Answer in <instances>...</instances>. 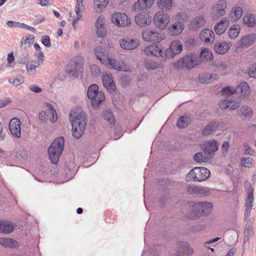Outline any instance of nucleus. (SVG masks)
Segmentation results:
<instances>
[{"label":"nucleus","instance_id":"obj_1","mask_svg":"<svg viewBox=\"0 0 256 256\" xmlns=\"http://www.w3.org/2000/svg\"><path fill=\"white\" fill-rule=\"evenodd\" d=\"M87 116L84 112L70 114V121L72 124L73 136L78 139L84 134L86 124Z\"/></svg>","mask_w":256,"mask_h":256},{"label":"nucleus","instance_id":"obj_2","mask_svg":"<svg viewBox=\"0 0 256 256\" xmlns=\"http://www.w3.org/2000/svg\"><path fill=\"white\" fill-rule=\"evenodd\" d=\"M64 140L63 137L56 138L48 148L50 159L54 164H56L59 160L64 148Z\"/></svg>","mask_w":256,"mask_h":256},{"label":"nucleus","instance_id":"obj_3","mask_svg":"<svg viewBox=\"0 0 256 256\" xmlns=\"http://www.w3.org/2000/svg\"><path fill=\"white\" fill-rule=\"evenodd\" d=\"M210 170L204 167H195L188 174L187 180L202 182L206 180L210 176Z\"/></svg>","mask_w":256,"mask_h":256},{"label":"nucleus","instance_id":"obj_4","mask_svg":"<svg viewBox=\"0 0 256 256\" xmlns=\"http://www.w3.org/2000/svg\"><path fill=\"white\" fill-rule=\"evenodd\" d=\"M84 59L80 56L74 57L69 62L66 70L70 76L76 78L83 70Z\"/></svg>","mask_w":256,"mask_h":256},{"label":"nucleus","instance_id":"obj_5","mask_svg":"<svg viewBox=\"0 0 256 256\" xmlns=\"http://www.w3.org/2000/svg\"><path fill=\"white\" fill-rule=\"evenodd\" d=\"M212 208V204L211 202H197L193 205V214L187 216L188 219H194L200 217L202 214H209Z\"/></svg>","mask_w":256,"mask_h":256},{"label":"nucleus","instance_id":"obj_6","mask_svg":"<svg viewBox=\"0 0 256 256\" xmlns=\"http://www.w3.org/2000/svg\"><path fill=\"white\" fill-rule=\"evenodd\" d=\"M199 62L198 58L195 56H186L181 58L179 61L174 64L176 68L182 70L185 68L188 69H192Z\"/></svg>","mask_w":256,"mask_h":256},{"label":"nucleus","instance_id":"obj_7","mask_svg":"<svg viewBox=\"0 0 256 256\" xmlns=\"http://www.w3.org/2000/svg\"><path fill=\"white\" fill-rule=\"evenodd\" d=\"M219 105L222 109L234 110L240 105V100L238 97L230 96L220 102Z\"/></svg>","mask_w":256,"mask_h":256},{"label":"nucleus","instance_id":"obj_8","mask_svg":"<svg viewBox=\"0 0 256 256\" xmlns=\"http://www.w3.org/2000/svg\"><path fill=\"white\" fill-rule=\"evenodd\" d=\"M170 21L168 14L164 11L158 12L154 17V24L160 30H164Z\"/></svg>","mask_w":256,"mask_h":256},{"label":"nucleus","instance_id":"obj_9","mask_svg":"<svg viewBox=\"0 0 256 256\" xmlns=\"http://www.w3.org/2000/svg\"><path fill=\"white\" fill-rule=\"evenodd\" d=\"M112 22L119 27L128 26L131 22L130 19L128 16L122 12L115 13L112 16Z\"/></svg>","mask_w":256,"mask_h":256},{"label":"nucleus","instance_id":"obj_10","mask_svg":"<svg viewBox=\"0 0 256 256\" xmlns=\"http://www.w3.org/2000/svg\"><path fill=\"white\" fill-rule=\"evenodd\" d=\"M143 39L146 42H158L161 41L164 36L156 30H146L142 33Z\"/></svg>","mask_w":256,"mask_h":256},{"label":"nucleus","instance_id":"obj_11","mask_svg":"<svg viewBox=\"0 0 256 256\" xmlns=\"http://www.w3.org/2000/svg\"><path fill=\"white\" fill-rule=\"evenodd\" d=\"M21 121L18 118H12L9 123V129L14 136L20 138L21 136Z\"/></svg>","mask_w":256,"mask_h":256},{"label":"nucleus","instance_id":"obj_12","mask_svg":"<svg viewBox=\"0 0 256 256\" xmlns=\"http://www.w3.org/2000/svg\"><path fill=\"white\" fill-rule=\"evenodd\" d=\"M227 4L224 0H219L212 8V14L214 17H220L225 14Z\"/></svg>","mask_w":256,"mask_h":256},{"label":"nucleus","instance_id":"obj_13","mask_svg":"<svg viewBox=\"0 0 256 256\" xmlns=\"http://www.w3.org/2000/svg\"><path fill=\"white\" fill-rule=\"evenodd\" d=\"M120 47L126 50H132L138 48L140 42L138 39H121L119 40Z\"/></svg>","mask_w":256,"mask_h":256},{"label":"nucleus","instance_id":"obj_14","mask_svg":"<svg viewBox=\"0 0 256 256\" xmlns=\"http://www.w3.org/2000/svg\"><path fill=\"white\" fill-rule=\"evenodd\" d=\"M135 21L140 27L149 25L152 22L151 16L146 12L139 13L135 16Z\"/></svg>","mask_w":256,"mask_h":256},{"label":"nucleus","instance_id":"obj_15","mask_svg":"<svg viewBox=\"0 0 256 256\" xmlns=\"http://www.w3.org/2000/svg\"><path fill=\"white\" fill-rule=\"evenodd\" d=\"M200 38L206 44H211L214 40V32L212 30L204 28L200 32Z\"/></svg>","mask_w":256,"mask_h":256},{"label":"nucleus","instance_id":"obj_16","mask_svg":"<svg viewBox=\"0 0 256 256\" xmlns=\"http://www.w3.org/2000/svg\"><path fill=\"white\" fill-rule=\"evenodd\" d=\"M218 144L215 140H210L205 142L202 147L204 151L212 158L214 153L218 150Z\"/></svg>","mask_w":256,"mask_h":256},{"label":"nucleus","instance_id":"obj_17","mask_svg":"<svg viewBox=\"0 0 256 256\" xmlns=\"http://www.w3.org/2000/svg\"><path fill=\"white\" fill-rule=\"evenodd\" d=\"M109 67L113 68L114 70L120 71H126V67L124 63H120L118 62H116L115 58L108 57L106 58V62Z\"/></svg>","mask_w":256,"mask_h":256},{"label":"nucleus","instance_id":"obj_18","mask_svg":"<svg viewBox=\"0 0 256 256\" xmlns=\"http://www.w3.org/2000/svg\"><path fill=\"white\" fill-rule=\"evenodd\" d=\"M102 82L104 86L110 93L114 92L116 86L111 75L108 74H104L102 76Z\"/></svg>","mask_w":256,"mask_h":256},{"label":"nucleus","instance_id":"obj_19","mask_svg":"<svg viewBox=\"0 0 256 256\" xmlns=\"http://www.w3.org/2000/svg\"><path fill=\"white\" fill-rule=\"evenodd\" d=\"M222 124V122L220 121H214L210 122L204 127L202 134L205 136L212 134Z\"/></svg>","mask_w":256,"mask_h":256},{"label":"nucleus","instance_id":"obj_20","mask_svg":"<svg viewBox=\"0 0 256 256\" xmlns=\"http://www.w3.org/2000/svg\"><path fill=\"white\" fill-rule=\"evenodd\" d=\"M228 25V20L226 18H223L214 27L216 33L218 35L222 34L225 32Z\"/></svg>","mask_w":256,"mask_h":256},{"label":"nucleus","instance_id":"obj_21","mask_svg":"<svg viewBox=\"0 0 256 256\" xmlns=\"http://www.w3.org/2000/svg\"><path fill=\"white\" fill-rule=\"evenodd\" d=\"M178 252L180 254L191 255L193 254L194 250L186 242H181L178 244L177 246Z\"/></svg>","mask_w":256,"mask_h":256},{"label":"nucleus","instance_id":"obj_22","mask_svg":"<svg viewBox=\"0 0 256 256\" xmlns=\"http://www.w3.org/2000/svg\"><path fill=\"white\" fill-rule=\"evenodd\" d=\"M193 158L198 163H206L210 162L212 158L203 150V152H199L194 154Z\"/></svg>","mask_w":256,"mask_h":256},{"label":"nucleus","instance_id":"obj_23","mask_svg":"<svg viewBox=\"0 0 256 256\" xmlns=\"http://www.w3.org/2000/svg\"><path fill=\"white\" fill-rule=\"evenodd\" d=\"M144 52L147 56L153 55L159 57L162 53V50L157 46L152 44L149 46H146L144 50Z\"/></svg>","mask_w":256,"mask_h":256},{"label":"nucleus","instance_id":"obj_24","mask_svg":"<svg viewBox=\"0 0 256 256\" xmlns=\"http://www.w3.org/2000/svg\"><path fill=\"white\" fill-rule=\"evenodd\" d=\"M184 25L182 22H175L168 27V30L171 35L177 36L183 30Z\"/></svg>","mask_w":256,"mask_h":256},{"label":"nucleus","instance_id":"obj_25","mask_svg":"<svg viewBox=\"0 0 256 256\" xmlns=\"http://www.w3.org/2000/svg\"><path fill=\"white\" fill-rule=\"evenodd\" d=\"M235 90L236 93H240L243 96H248L250 92L248 84L245 82H241Z\"/></svg>","mask_w":256,"mask_h":256},{"label":"nucleus","instance_id":"obj_26","mask_svg":"<svg viewBox=\"0 0 256 256\" xmlns=\"http://www.w3.org/2000/svg\"><path fill=\"white\" fill-rule=\"evenodd\" d=\"M255 38L256 36L254 34L244 36L240 40V47L244 48L249 46L253 44Z\"/></svg>","mask_w":256,"mask_h":256},{"label":"nucleus","instance_id":"obj_27","mask_svg":"<svg viewBox=\"0 0 256 256\" xmlns=\"http://www.w3.org/2000/svg\"><path fill=\"white\" fill-rule=\"evenodd\" d=\"M230 46L226 42H216L214 44V50L216 52L219 54H226L229 50Z\"/></svg>","mask_w":256,"mask_h":256},{"label":"nucleus","instance_id":"obj_28","mask_svg":"<svg viewBox=\"0 0 256 256\" xmlns=\"http://www.w3.org/2000/svg\"><path fill=\"white\" fill-rule=\"evenodd\" d=\"M14 226L8 221H0V232L4 234H10L13 232Z\"/></svg>","mask_w":256,"mask_h":256},{"label":"nucleus","instance_id":"obj_29","mask_svg":"<svg viewBox=\"0 0 256 256\" xmlns=\"http://www.w3.org/2000/svg\"><path fill=\"white\" fill-rule=\"evenodd\" d=\"M94 98H91V103L94 108H97L102 102L105 100V96L103 92L100 91Z\"/></svg>","mask_w":256,"mask_h":256},{"label":"nucleus","instance_id":"obj_30","mask_svg":"<svg viewBox=\"0 0 256 256\" xmlns=\"http://www.w3.org/2000/svg\"><path fill=\"white\" fill-rule=\"evenodd\" d=\"M94 52L96 58L102 63L104 64L106 62V58L108 57V54L104 48L96 47L94 50Z\"/></svg>","mask_w":256,"mask_h":256},{"label":"nucleus","instance_id":"obj_31","mask_svg":"<svg viewBox=\"0 0 256 256\" xmlns=\"http://www.w3.org/2000/svg\"><path fill=\"white\" fill-rule=\"evenodd\" d=\"M205 20L202 16L196 18L190 24V28L192 30H196L204 25Z\"/></svg>","mask_w":256,"mask_h":256},{"label":"nucleus","instance_id":"obj_32","mask_svg":"<svg viewBox=\"0 0 256 256\" xmlns=\"http://www.w3.org/2000/svg\"><path fill=\"white\" fill-rule=\"evenodd\" d=\"M17 244V242L12 238H0V244L4 248H14Z\"/></svg>","mask_w":256,"mask_h":256},{"label":"nucleus","instance_id":"obj_33","mask_svg":"<svg viewBox=\"0 0 256 256\" xmlns=\"http://www.w3.org/2000/svg\"><path fill=\"white\" fill-rule=\"evenodd\" d=\"M243 22L248 26H253L256 24V18L252 14H248L244 16Z\"/></svg>","mask_w":256,"mask_h":256},{"label":"nucleus","instance_id":"obj_34","mask_svg":"<svg viewBox=\"0 0 256 256\" xmlns=\"http://www.w3.org/2000/svg\"><path fill=\"white\" fill-rule=\"evenodd\" d=\"M98 87V85L96 84H91L88 88V96L89 99L94 98V96H96L97 93L99 92Z\"/></svg>","mask_w":256,"mask_h":256},{"label":"nucleus","instance_id":"obj_35","mask_svg":"<svg viewBox=\"0 0 256 256\" xmlns=\"http://www.w3.org/2000/svg\"><path fill=\"white\" fill-rule=\"evenodd\" d=\"M240 28L238 25L234 24L231 26L228 31V36L230 39H235L239 34Z\"/></svg>","mask_w":256,"mask_h":256},{"label":"nucleus","instance_id":"obj_36","mask_svg":"<svg viewBox=\"0 0 256 256\" xmlns=\"http://www.w3.org/2000/svg\"><path fill=\"white\" fill-rule=\"evenodd\" d=\"M34 36L30 34L28 37H23L21 40L20 48H26L30 44L34 42Z\"/></svg>","mask_w":256,"mask_h":256},{"label":"nucleus","instance_id":"obj_37","mask_svg":"<svg viewBox=\"0 0 256 256\" xmlns=\"http://www.w3.org/2000/svg\"><path fill=\"white\" fill-rule=\"evenodd\" d=\"M170 47L173 50V53L176 54H179L182 50V44L179 41L172 42Z\"/></svg>","mask_w":256,"mask_h":256},{"label":"nucleus","instance_id":"obj_38","mask_svg":"<svg viewBox=\"0 0 256 256\" xmlns=\"http://www.w3.org/2000/svg\"><path fill=\"white\" fill-rule=\"evenodd\" d=\"M253 192V189L250 186L249 188L247 189V198L246 202V206H250V208H252V203L254 202Z\"/></svg>","mask_w":256,"mask_h":256},{"label":"nucleus","instance_id":"obj_39","mask_svg":"<svg viewBox=\"0 0 256 256\" xmlns=\"http://www.w3.org/2000/svg\"><path fill=\"white\" fill-rule=\"evenodd\" d=\"M103 117L110 124H115V120L113 116L112 112L110 110H105L103 112Z\"/></svg>","mask_w":256,"mask_h":256},{"label":"nucleus","instance_id":"obj_40","mask_svg":"<svg viewBox=\"0 0 256 256\" xmlns=\"http://www.w3.org/2000/svg\"><path fill=\"white\" fill-rule=\"evenodd\" d=\"M232 18L234 21H236L242 17V9L241 7H235L232 8Z\"/></svg>","mask_w":256,"mask_h":256},{"label":"nucleus","instance_id":"obj_41","mask_svg":"<svg viewBox=\"0 0 256 256\" xmlns=\"http://www.w3.org/2000/svg\"><path fill=\"white\" fill-rule=\"evenodd\" d=\"M144 66L149 70H154L158 68H162L161 64H158L152 60H146L144 62Z\"/></svg>","mask_w":256,"mask_h":256},{"label":"nucleus","instance_id":"obj_42","mask_svg":"<svg viewBox=\"0 0 256 256\" xmlns=\"http://www.w3.org/2000/svg\"><path fill=\"white\" fill-rule=\"evenodd\" d=\"M83 8V4L78 6V4H77L75 7V12L76 16L72 22V26L74 28H75V25L76 24L77 21L81 18V12L82 11Z\"/></svg>","mask_w":256,"mask_h":256},{"label":"nucleus","instance_id":"obj_43","mask_svg":"<svg viewBox=\"0 0 256 256\" xmlns=\"http://www.w3.org/2000/svg\"><path fill=\"white\" fill-rule=\"evenodd\" d=\"M190 122V120L187 116H181L179 118L177 126L182 128L186 127Z\"/></svg>","mask_w":256,"mask_h":256},{"label":"nucleus","instance_id":"obj_44","mask_svg":"<svg viewBox=\"0 0 256 256\" xmlns=\"http://www.w3.org/2000/svg\"><path fill=\"white\" fill-rule=\"evenodd\" d=\"M240 113L246 118H250L252 114V111L251 108L247 106H243L241 108Z\"/></svg>","mask_w":256,"mask_h":256},{"label":"nucleus","instance_id":"obj_45","mask_svg":"<svg viewBox=\"0 0 256 256\" xmlns=\"http://www.w3.org/2000/svg\"><path fill=\"white\" fill-rule=\"evenodd\" d=\"M210 190L208 188L198 186L196 196H206L210 194Z\"/></svg>","mask_w":256,"mask_h":256},{"label":"nucleus","instance_id":"obj_46","mask_svg":"<svg viewBox=\"0 0 256 256\" xmlns=\"http://www.w3.org/2000/svg\"><path fill=\"white\" fill-rule=\"evenodd\" d=\"M94 4L97 6V10H102L108 4V0H94Z\"/></svg>","mask_w":256,"mask_h":256},{"label":"nucleus","instance_id":"obj_47","mask_svg":"<svg viewBox=\"0 0 256 256\" xmlns=\"http://www.w3.org/2000/svg\"><path fill=\"white\" fill-rule=\"evenodd\" d=\"M252 226L250 224H246L244 232V242L246 243L248 240V238L252 234Z\"/></svg>","mask_w":256,"mask_h":256},{"label":"nucleus","instance_id":"obj_48","mask_svg":"<svg viewBox=\"0 0 256 256\" xmlns=\"http://www.w3.org/2000/svg\"><path fill=\"white\" fill-rule=\"evenodd\" d=\"M176 55V54L173 53V50L171 49V48L170 47L168 49L166 50L165 53L164 54L163 52L162 53V54L160 56V57L164 59H166L167 58H172L174 57Z\"/></svg>","mask_w":256,"mask_h":256},{"label":"nucleus","instance_id":"obj_49","mask_svg":"<svg viewBox=\"0 0 256 256\" xmlns=\"http://www.w3.org/2000/svg\"><path fill=\"white\" fill-rule=\"evenodd\" d=\"M12 79L9 80V82L16 86H18L20 84L24 83V77L20 75L16 76V78L13 79L12 81Z\"/></svg>","mask_w":256,"mask_h":256},{"label":"nucleus","instance_id":"obj_50","mask_svg":"<svg viewBox=\"0 0 256 256\" xmlns=\"http://www.w3.org/2000/svg\"><path fill=\"white\" fill-rule=\"evenodd\" d=\"M247 73L250 77L256 78V64H252L248 68Z\"/></svg>","mask_w":256,"mask_h":256},{"label":"nucleus","instance_id":"obj_51","mask_svg":"<svg viewBox=\"0 0 256 256\" xmlns=\"http://www.w3.org/2000/svg\"><path fill=\"white\" fill-rule=\"evenodd\" d=\"M145 2H140V0H138L132 6V10H142L146 9L148 8Z\"/></svg>","mask_w":256,"mask_h":256},{"label":"nucleus","instance_id":"obj_52","mask_svg":"<svg viewBox=\"0 0 256 256\" xmlns=\"http://www.w3.org/2000/svg\"><path fill=\"white\" fill-rule=\"evenodd\" d=\"M160 4L162 8L170 10L172 7V0H160Z\"/></svg>","mask_w":256,"mask_h":256},{"label":"nucleus","instance_id":"obj_53","mask_svg":"<svg viewBox=\"0 0 256 256\" xmlns=\"http://www.w3.org/2000/svg\"><path fill=\"white\" fill-rule=\"evenodd\" d=\"M198 188L195 184H189L186 187V190L190 194L196 195Z\"/></svg>","mask_w":256,"mask_h":256},{"label":"nucleus","instance_id":"obj_54","mask_svg":"<svg viewBox=\"0 0 256 256\" xmlns=\"http://www.w3.org/2000/svg\"><path fill=\"white\" fill-rule=\"evenodd\" d=\"M252 164V159L248 157L242 160V165L246 168H250Z\"/></svg>","mask_w":256,"mask_h":256},{"label":"nucleus","instance_id":"obj_55","mask_svg":"<svg viewBox=\"0 0 256 256\" xmlns=\"http://www.w3.org/2000/svg\"><path fill=\"white\" fill-rule=\"evenodd\" d=\"M222 92L223 94H232L236 93V90L230 86L224 87L222 88Z\"/></svg>","mask_w":256,"mask_h":256},{"label":"nucleus","instance_id":"obj_56","mask_svg":"<svg viewBox=\"0 0 256 256\" xmlns=\"http://www.w3.org/2000/svg\"><path fill=\"white\" fill-rule=\"evenodd\" d=\"M46 106H47L48 110H50V112H51V114H52V122H54L56 121L57 120V118H58L57 114L56 112V111L54 109L53 106L50 104H47Z\"/></svg>","mask_w":256,"mask_h":256},{"label":"nucleus","instance_id":"obj_57","mask_svg":"<svg viewBox=\"0 0 256 256\" xmlns=\"http://www.w3.org/2000/svg\"><path fill=\"white\" fill-rule=\"evenodd\" d=\"M42 42L46 46L50 48L51 46V42L50 38L48 36H45L42 38Z\"/></svg>","mask_w":256,"mask_h":256},{"label":"nucleus","instance_id":"obj_58","mask_svg":"<svg viewBox=\"0 0 256 256\" xmlns=\"http://www.w3.org/2000/svg\"><path fill=\"white\" fill-rule=\"evenodd\" d=\"M212 54L211 52L207 49H204L202 50L200 53V56L202 58H206L207 59H210L212 58Z\"/></svg>","mask_w":256,"mask_h":256},{"label":"nucleus","instance_id":"obj_59","mask_svg":"<svg viewBox=\"0 0 256 256\" xmlns=\"http://www.w3.org/2000/svg\"><path fill=\"white\" fill-rule=\"evenodd\" d=\"M90 72L92 75L96 76L100 72V68L97 65L93 64L90 66Z\"/></svg>","mask_w":256,"mask_h":256},{"label":"nucleus","instance_id":"obj_60","mask_svg":"<svg viewBox=\"0 0 256 256\" xmlns=\"http://www.w3.org/2000/svg\"><path fill=\"white\" fill-rule=\"evenodd\" d=\"M38 67V66L34 64H28L26 66V71L30 75L34 74L36 71V68Z\"/></svg>","mask_w":256,"mask_h":256},{"label":"nucleus","instance_id":"obj_61","mask_svg":"<svg viewBox=\"0 0 256 256\" xmlns=\"http://www.w3.org/2000/svg\"><path fill=\"white\" fill-rule=\"evenodd\" d=\"M97 28V35L99 38H103L104 37L106 34V31L104 28L103 27H98Z\"/></svg>","mask_w":256,"mask_h":256},{"label":"nucleus","instance_id":"obj_62","mask_svg":"<svg viewBox=\"0 0 256 256\" xmlns=\"http://www.w3.org/2000/svg\"><path fill=\"white\" fill-rule=\"evenodd\" d=\"M29 89L30 91L35 93H40L42 92V89L38 86L34 84H31L29 86Z\"/></svg>","mask_w":256,"mask_h":256},{"label":"nucleus","instance_id":"obj_63","mask_svg":"<svg viewBox=\"0 0 256 256\" xmlns=\"http://www.w3.org/2000/svg\"><path fill=\"white\" fill-rule=\"evenodd\" d=\"M21 28L26 29L28 30H30L33 32H36V29H35L34 28L30 26L25 24L24 23H20V26Z\"/></svg>","mask_w":256,"mask_h":256},{"label":"nucleus","instance_id":"obj_64","mask_svg":"<svg viewBox=\"0 0 256 256\" xmlns=\"http://www.w3.org/2000/svg\"><path fill=\"white\" fill-rule=\"evenodd\" d=\"M187 18V16L184 12H180L176 14V19L178 20H184Z\"/></svg>","mask_w":256,"mask_h":256}]
</instances>
